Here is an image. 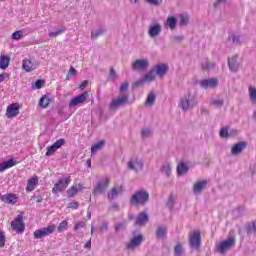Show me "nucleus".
Segmentation results:
<instances>
[{
  "mask_svg": "<svg viewBox=\"0 0 256 256\" xmlns=\"http://www.w3.org/2000/svg\"><path fill=\"white\" fill-rule=\"evenodd\" d=\"M199 85L202 89H215L219 85V79L217 78H210V79H203L199 81Z\"/></svg>",
  "mask_w": 256,
  "mask_h": 256,
  "instance_id": "obj_12",
  "label": "nucleus"
},
{
  "mask_svg": "<svg viewBox=\"0 0 256 256\" xmlns=\"http://www.w3.org/2000/svg\"><path fill=\"white\" fill-rule=\"evenodd\" d=\"M56 229H57V226L55 224L48 225L47 227H44L42 229H38L33 233L34 239H43V237H48V235H53Z\"/></svg>",
  "mask_w": 256,
  "mask_h": 256,
  "instance_id": "obj_4",
  "label": "nucleus"
},
{
  "mask_svg": "<svg viewBox=\"0 0 256 256\" xmlns=\"http://www.w3.org/2000/svg\"><path fill=\"white\" fill-rule=\"evenodd\" d=\"M39 183V180L37 179V176L32 177L31 179L28 180L27 182V191H33L35 189V185Z\"/></svg>",
  "mask_w": 256,
  "mask_h": 256,
  "instance_id": "obj_33",
  "label": "nucleus"
},
{
  "mask_svg": "<svg viewBox=\"0 0 256 256\" xmlns=\"http://www.w3.org/2000/svg\"><path fill=\"white\" fill-rule=\"evenodd\" d=\"M247 148V142H238L236 144H234L231 148V153L233 155H239L240 153H242V151H244V149Z\"/></svg>",
  "mask_w": 256,
  "mask_h": 256,
  "instance_id": "obj_23",
  "label": "nucleus"
},
{
  "mask_svg": "<svg viewBox=\"0 0 256 256\" xmlns=\"http://www.w3.org/2000/svg\"><path fill=\"white\" fill-rule=\"evenodd\" d=\"M197 105V95L193 93L186 94L183 98L180 99L179 107L182 111H189Z\"/></svg>",
  "mask_w": 256,
  "mask_h": 256,
  "instance_id": "obj_1",
  "label": "nucleus"
},
{
  "mask_svg": "<svg viewBox=\"0 0 256 256\" xmlns=\"http://www.w3.org/2000/svg\"><path fill=\"white\" fill-rule=\"evenodd\" d=\"M180 26L183 27L185 25H187V23H189V16L185 15V14H182L180 15Z\"/></svg>",
  "mask_w": 256,
  "mask_h": 256,
  "instance_id": "obj_48",
  "label": "nucleus"
},
{
  "mask_svg": "<svg viewBox=\"0 0 256 256\" xmlns=\"http://www.w3.org/2000/svg\"><path fill=\"white\" fill-rule=\"evenodd\" d=\"M1 201H3V203H7L8 205H15L18 199L15 194H6L1 197Z\"/></svg>",
  "mask_w": 256,
  "mask_h": 256,
  "instance_id": "obj_24",
  "label": "nucleus"
},
{
  "mask_svg": "<svg viewBox=\"0 0 256 256\" xmlns=\"http://www.w3.org/2000/svg\"><path fill=\"white\" fill-rule=\"evenodd\" d=\"M228 67L233 73L239 71V68L241 67V60L239 59V55L236 54L228 58Z\"/></svg>",
  "mask_w": 256,
  "mask_h": 256,
  "instance_id": "obj_13",
  "label": "nucleus"
},
{
  "mask_svg": "<svg viewBox=\"0 0 256 256\" xmlns=\"http://www.w3.org/2000/svg\"><path fill=\"white\" fill-rule=\"evenodd\" d=\"M156 75L157 74H155V71L152 69L144 75V80L146 81V83H151L152 81H155Z\"/></svg>",
  "mask_w": 256,
  "mask_h": 256,
  "instance_id": "obj_40",
  "label": "nucleus"
},
{
  "mask_svg": "<svg viewBox=\"0 0 256 256\" xmlns=\"http://www.w3.org/2000/svg\"><path fill=\"white\" fill-rule=\"evenodd\" d=\"M110 77L112 79H117V72H115V69L113 68L110 69Z\"/></svg>",
  "mask_w": 256,
  "mask_h": 256,
  "instance_id": "obj_62",
  "label": "nucleus"
},
{
  "mask_svg": "<svg viewBox=\"0 0 256 256\" xmlns=\"http://www.w3.org/2000/svg\"><path fill=\"white\" fill-rule=\"evenodd\" d=\"M110 183L111 181L109 180V178H104L100 180L94 187L93 195H103V193H105L107 189H109Z\"/></svg>",
  "mask_w": 256,
  "mask_h": 256,
  "instance_id": "obj_8",
  "label": "nucleus"
},
{
  "mask_svg": "<svg viewBox=\"0 0 256 256\" xmlns=\"http://www.w3.org/2000/svg\"><path fill=\"white\" fill-rule=\"evenodd\" d=\"M87 85H89V81L85 80L80 84L79 89H81V91H83V89H85V87H87Z\"/></svg>",
  "mask_w": 256,
  "mask_h": 256,
  "instance_id": "obj_63",
  "label": "nucleus"
},
{
  "mask_svg": "<svg viewBox=\"0 0 256 256\" xmlns=\"http://www.w3.org/2000/svg\"><path fill=\"white\" fill-rule=\"evenodd\" d=\"M210 105L216 107V109H220V107H223V105H225V100H223L222 98L212 99L210 101Z\"/></svg>",
  "mask_w": 256,
  "mask_h": 256,
  "instance_id": "obj_37",
  "label": "nucleus"
},
{
  "mask_svg": "<svg viewBox=\"0 0 256 256\" xmlns=\"http://www.w3.org/2000/svg\"><path fill=\"white\" fill-rule=\"evenodd\" d=\"M215 67H216V64L213 63V62H210L208 60H206V61H204L202 63V69H209V70H211V69H215Z\"/></svg>",
  "mask_w": 256,
  "mask_h": 256,
  "instance_id": "obj_46",
  "label": "nucleus"
},
{
  "mask_svg": "<svg viewBox=\"0 0 256 256\" xmlns=\"http://www.w3.org/2000/svg\"><path fill=\"white\" fill-rule=\"evenodd\" d=\"M125 191V189L123 188V186H115L111 189V191L108 192V199L110 201H113V199H117L119 197V195H123V192Z\"/></svg>",
  "mask_w": 256,
  "mask_h": 256,
  "instance_id": "obj_19",
  "label": "nucleus"
},
{
  "mask_svg": "<svg viewBox=\"0 0 256 256\" xmlns=\"http://www.w3.org/2000/svg\"><path fill=\"white\" fill-rule=\"evenodd\" d=\"M208 183L209 182L207 180L196 181L192 186L194 195H201V193H203L207 188Z\"/></svg>",
  "mask_w": 256,
  "mask_h": 256,
  "instance_id": "obj_16",
  "label": "nucleus"
},
{
  "mask_svg": "<svg viewBox=\"0 0 256 256\" xmlns=\"http://www.w3.org/2000/svg\"><path fill=\"white\" fill-rule=\"evenodd\" d=\"M105 34V28L100 27L96 30L91 31V39H98V37H101V35Z\"/></svg>",
  "mask_w": 256,
  "mask_h": 256,
  "instance_id": "obj_36",
  "label": "nucleus"
},
{
  "mask_svg": "<svg viewBox=\"0 0 256 256\" xmlns=\"http://www.w3.org/2000/svg\"><path fill=\"white\" fill-rule=\"evenodd\" d=\"M68 225L69 223L66 220L62 221L57 227L58 233H63V231H66Z\"/></svg>",
  "mask_w": 256,
  "mask_h": 256,
  "instance_id": "obj_47",
  "label": "nucleus"
},
{
  "mask_svg": "<svg viewBox=\"0 0 256 256\" xmlns=\"http://www.w3.org/2000/svg\"><path fill=\"white\" fill-rule=\"evenodd\" d=\"M69 183H71V177H65L58 180L57 183L54 184L52 188V193L57 195V193H61V191H65L67 187H69Z\"/></svg>",
  "mask_w": 256,
  "mask_h": 256,
  "instance_id": "obj_5",
  "label": "nucleus"
},
{
  "mask_svg": "<svg viewBox=\"0 0 256 256\" xmlns=\"http://www.w3.org/2000/svg\"><path fill=\"white\" fill-rule=\"evenodd\" d=\"M77 75V70L74 67H71L66 75V79L69 81L71 77H75Z\"/></svg>",
  "mask_w": 256,
  "mask_h": 256,
  "instance_id": "obj_50",
  "label": "nucleus"
},
{
  "mask_svg": "<svg viewBox=\"0 0 256 256\" xmlns=\"http://www.w3.org/2000/svg\"><path fill=\"white\" fill-rule=\"evenodd\" d=\"M16 163L17 161L13 159L0 163V173H3V171H7V169H11V167H15Z\"/></svg>",
  "mask_w": 256,
  "mask_h": 256,
  "instance_id": "obj_25",
  "label": "nucleus"
},
{
  "mask_svg": "<svg viewBox=\"0 0 256 256\" xmlns=\"http://www.w3.org/2000/svg\"><path fill=\"white\" fill-rule=\"evenodd\" d=\"M107 229H109V226H108L107 222H104V223L99 227L100 233H105V231H107Z\"/></svg>",
  "mask_w": 256,
  "mask_h": 256,
  "instance_id": "obj_55",
  "label": "nucleus"
},
{
  "mask_svg": "<svg viewBox=\"0 0 256 256\" xmlns=\"http://www.w3.org/2000/svg\"><path fill=\"white\" fill-rule=\"evenodd\" d=\"M39 67V63L36 60L24 59L22 62V69L26 71V73H31V71H35Z\"/></svg>",
  "mask_w": 256,
  "mask_h": 256,
  "instance_id": "obj_17",
  "label": "nucleus"
},
{
  "mask_svg": "<svg viewBox=\"0 0 256 256\" xmlns=\"http://www.w3.org/2000/svg\"><path fill=\"white\" fill-rule=\"evenodd\" d=\"M185 255V248H183V245L181 243H178L174 247V256H183Z\"/></svg>",
  "mask_w": 256,
  "mask_h": 256,
  "instance_id": "obj_39",
  "label": "nucleus"
},
{
  "mask_svg": "<svg viewBox=\"0 0 256 256\" xmlns=\"http://www.w3.org/2000/svg\"><path fill=\"white\" fill-rule=\"evenodd\" d=\"M61 33H63V30H58V31H55V32H50L48 34V37H50V38L58 37V35H61Z\"/></svg>",
  "mask_w": 256,
  "mask_h": 256,
  "instance_id": "obj_58",
  "label": "nucleus"
},
{
  "mask_svg": "<svg viewBox=\"0 0 256 256\" xmlns=\"http://www.w3.org/2000/svg\"><path fill=\"white\" fill-rule=\"evenodd\" d=\"M142 139H147L153 135L151 128H142L141 130Z\"/></svg>",
  "mask_w": 256,
  "mask_h": 256,
  "instance_id": "obj_44",
  "label": "nucleus"
},
{
  "mask_svg": "<svg viewBox=\"0 0 256 256\" xmlns=\"http://www.w3.org/2000/svg\"><path fill=\"white\" fill-rule=\"evenodd\" d=\"M152 70L158 77H165L167 71H169V66L167 64H158Z\"/></svg>",
  "mask_w": 256,
  "mask_h": 256,
  "instance_id": "obj_21",
  "label": "nucleus"
},
{
  "mask_svg": "<svg viewBox=\"0 0 256 256\" xmlns=\"http://www.w3.org/2000/svg\"><path fill=\"white\" fill-rule=\"evenodd\" d=\"M51 103V97L49 95H44L39 100V105L42 109H47Z\"/></svg>",
  "mask_w": 256,
  "mask_h": 256,
  "instance_id": "obj_29",
  "label": "nucleus"
},
{
  "mask_svg": "<svg viewBox=\"0 0 256 256\" xmlns=\"http://www.w3.org/2000/svg\"><path fill=\"white\" fill-rule=\"evenodd\" d=\"M11 228L16 233H23L25 231V223H23V214H19L14 221L11 222Z\"/></svg>",
  "mask_w": 256,
  "mask_h": 256,
  "instance_id": "obj_11",
  "label": "nucleus"
},
{
  "mask_svg": "<svg viewBox=\"0 0 256 256\" xmlns=\"http://www.w3.org/2000/svg\"><path fill=\"white\" fill-rule=\"evenodd\" d=\"M183 36H172L171 37V41L173 43H181V41H183Z\"/></svg>",
  "mask_w": 256,
  "mask_h": 256,
  "instance_id": "obj_53",
  "label": "nucleus"
},
{
  "mask_svg": "<svg viewBox=\"0 0 256 256\" xmlns=\"http://www.w3.org/2000/svg\"><path fill=\"white\" fill-rule=\"evenodd\" d=\"M68 209H79V202H70L68 204Z\"/></svg>",
  "mask_w": 256,
  "mask_h": 256,
  "instance_id": "obj_59",
  "label": "nucleus"
},
{
  "mask_svg": "<svg viewBox=\"0 0 256 256\" xmlns=\"http://www.w3.org/2000/svg\"><path fill=\"white\" fill-rule=\"evenodd\" d=\"M189 245L191 249H199L201 247V232L199 230L189 234Z\"/></svg>",
  "mask_w": 256,
  "mask_h": 256,
  "instance_id": "obj_9",
  "label": "nucleus"
},
{
  "mask_svg": "<svg viewBox=\"0 0 256 256\" xmlns=\"http://www.w3.org/2000/svg\"><path fill=\"white\" fill-rule=\"evenodd\" d=\"M17 115H19V104H10L6 109V117L8 119H13V117H17Z\"/></svg>",
  "mask_w": 256,
  "mask_h": 256,
  "instance_id": "obj_18",
  "label": "nucleus"
},
{
  "mask_svg": "<svg viewBox=\"0 0 256 256\" xmlns=\"http://www.w3.org/2000/svg\"><path fill=\"white\" fill-rule=\"evenodd\" d=\"M87 223L85 221H79L74 226V231H79V229H83L86 227Z\"/></svg>",
  "mask_w": 256,
  "mask_h": 256,
  "instance_id": "obj_51",
  "label": "nucleus"
},
{
  "mask_svg": "<svg viewBox=\"0 0 256 256\" xmlns=\"http://www.w3.org/2000/svg\"><path fill=\"white\" fill-rule=\"evenodd\" d=\"M41 87H43V80H37L34 86H32L33 89H41Z\"/></svg>",
  "mask_w": 256,
  "mask_h": 256,
  "instance_id": "obj_56",
  "label": "nucleus"
},
{
  "mask_svg": "<svg viewBox=\"0 0 256 256\" xmlns=\"http://www.w3.org/2000/svg\"><path fill=\"white\" fill-rule=\"evenodd\" d=\"M189 171V166L187 164L181 162L177 165V173L179 176L185 175Z\"/></svg>",
  "mask_w": 256,
  "mask_h": 256,
  "instance_id": "obj_32",
  "label": "nucleus"
},
{
  "mask_svg": "<svg viewBox=\"0 0 256 256\" xmlns=\"http://www.w3.org/2000/svg\"><path fill=\"white\" fill-rule=\"evenodd\" d=\"M156 99H157V96H155V93L150 92L145 102L146 107H152V105L155 104Z\"/></svg>",
  "mask_w": 256,
  "mask_h": 256,
  "instance_id": "obj_35",
  "label": "nucleus"
},
{
  "mask_svg": "<svg viewBox=\"0 0 256 256\" xmlns=\"http://www.w3.org/2000/svg\"><path fill=\"white\" fill-rule=\"evenodd\" d=\"M156 237L158 239H165L167 237V227L159 226L156 230Z\"/></svg>",
  "mask_w": 256,
  "mask_h": 256,
  "instance_id": "obj_30",
  "label": "nucleus"
},
{
  "mask_svg": "<svg viewBox=\"0 0 256 256\" xmlns=\"http://www.w3.org/2000/svg\"><path fill=\"white\" fill-rule=\"evenodd\" d=\"M246 231L248 235H251V233H256V220L247 224Z\"/></svg>",
  "mask_w": 256,
  "mask_h": 256,
  "instance_id": "obj_42",
  "label": "nucleus"
},
{
  "mask_svg": "<svg viewBox=\"0 0 256 256\" xmlns=\"http://www.w3.org/2000/svg\"><path fill=\"white\" fill-rule=\"evenodd\" d=\"M88 97H89V93L84 92V93L72 98L69 103V107L73 108V107H77V105H81V104L85 103V101H87Z\"/></svg>",
  "mask_w": 256,
  "mask_h": 256,
  "instance_id": "obj_14",
  "label": "nucleus"
},
{
  "mask_svg": "<svg viewBox=\"0 0 256 256\" xmlns=\"http://www.w3.org/2000/svg\"><path fill=\"white\" fill-rule=\"evenodd\" d=\"M235 243H237V239H235L234 236H231L216 245V251L217 253H220V255H227V251H229V249H233Z\"/></svg>",
  "mask_w": 256,
  "mask_h": 256,
  "instance_id": "obj_2",
  "label": "nucleus"
},
{
  "mask_svg": "<svg viewBox=\"0 0 256 256\" xmlns=\"http://www.w3.org/2000/svg\"><path fill=\"white\" fill-rule=\"evenodd\" d=\"M127 103H129V95H124L120 98L113 99L109 104V108L111 111H117V109L125 107Z\"/></svg>",
  "mask_w": 256,
  "mask_h": 256,
  "instance_id": "obj_6",
  "label": "nucleus"
},
{
  "mask_svg": "<svg viewBox=\"0 0 256 256\" xmlns=\"http://www.w3.org/2000/svg\"><path fill=\"white\" fill-rule=\"evenodd\" d=\"M127 167L128 169H130V171H135V173H139V171H143V160H141V158L137 156H134L128 161Z\"/></svg>",
  "mask_w": 256,
  "mask_h": 256,
  "instance_id": "obj_7",
  "label": "nucleus"
},
{
  "mask_svg": "<svg viewBox=\"0 0 256 256\" xmlns=\"http://www.w3.org/2000/svg\"><path fill=\"white\" fill-rule=\"evenodd\" d=\"M230 39H232V43H234L235 45H243V43H245L243 38L239 35L232 34L230 36Z\"/></svg>",
  "mask_w": 256,
  "mask_h": 256,
  "instance_id": "obj_41",
  "label": "nucleus"
},
{
  "mask_svg": "<svg viewBox=\"0 0 256 256\" xmlns=\"http://www.w3.org/2000/svg\"><path fill=\"white\" fill-rule=\"evenodd\" d=\"M79 189H81V184H79L78 186L77 185L72 186L70 189L67 190L68 197L69 198L75 197L76 193L79 192Z\"/></svg>",
  "mask_w": 256,
  "mask_h": 256,
  "instance_id": "obj_38",
  "label": "nucleus"
},
{
  "mask_svg": "<svg viewBox=\"0 0 256 256\" xmlns=\"http://www.w3.org/2000/svg\"><path fill=\"white\" fill-rule=\"evenodd\" d=\"M220 137H222L223 139H227V138L230 137V135H229V129H228L227 127L222 128V129L220 130Z\"/></svg>",
  "mask_w": 256,
  "mask_h": 256,
  "instance_id": "obj_49",
  "label": "nucleus"
},
{
  "mask_svg": "<svg viewBox=\"0 0 256 256\" xmlns=\"http://www.w3.org/2000/svg\"><path fill=\"white\" fill-rule=\"evenodd\" d=\"M5 79H9V73L0 74V83H3Z\"/></svg>",
  "mask_w": 256,
  "mask_h": 256,
  "instance_id": "obj_61",
  "label": "nucleus"
},
{
  "mask_svg": "<svg viewBox=\"0 0 256 256\" xmlns=\"http://www.w3.org/2000/svg\"><path fill=\"white\" fill-rule=\"evenodd\" d=\"M160 171L163 175H166L167 177H171V173H172V167L171 164L169 163H164L161 168Z\"/></svg>",
  "mask_w": 256,
  "mask_h": 256,
  "instance_id": "obj_31",
  "label": "nucleus"
},
{
  "mask_svg": "<svg viewBox=\"0 0 256 256\" xmlns=\"http://www.w3.org/2000/svg\"><path fill=\"white\" fill-rule=\"evenodd\" d=\"M173 203H175V196L171 194L167 202L168 207H173Z\"/></svg>",
  "mask_w": 256,
  "mask_h": 256,
  "instance_id": "obj_60",
  "label": "nucleus"
},
{
  "mask_svg": "<svg viewBox=\"0 0 256 256\" xmlns=\"http://www.w3.org/2000/svg\"><path fill=\"white\" fill-rule=\"evenodd\" d=\"M143 243V235L139 234L138 236H135L131 241L126 243L127 249H135V247H139Z\"/></svg>",
  "mask_w": 256,
  "mask_h": 256,
  "instance_id": "obj_22",
  "label": "nucleus"
},
{
  "mask_svg": "<svg viewBox=\"0 0 256 256\" xmlns=\"http://www.w3.org/2000/svg\"><path fill=\"white\" fill-rule=\"evenodd\" d=\"M65 145V139L60 138L53 145L47 147L46 157H51V155H55V151L61 149Z\"/></svg>",
  "mask_w": 256,
  "mask_h": 256,
  "instance_id": "obj_15",
  "label": "nucleus"
},
{
  "mask_svg": "<svg viewBox=\"0 0 256 256\" xmlns=\"http://www.w3.org/2000/svg\"><path fill=\"white\" fill-rule=\"evenodd\" d=\"M131 67L133 71H147L149 69V59H137L132 63Z\"/></svg>",
  "mask_w": 256,
  "mask_h": 256,
  "instance_id": "obj_10",
  "label": "nucleus"
},
{
  "mask_svg": "<svg viewBox=\"0 0 256 256\" xmlns=\"http://www.w3.org/2000/svg\"><path fill=\"white\" fill-rule=\"evenodd\" d=\"M127 89H129V82L122 83V85L120 86V93H123V91H127Z\"/></svg>",
  "mask_w": 256,
  "mask_h": 256,
  "instance_id": "obj_57",
  "label": "nucleus"
},
{
  "mask_svg": "<svg viewBox=\"0 0 256 256\" xmlns=\"http://www.w3.org/2000/svg\"><path fill=\"white\" fill-rule=\"evenodd\" d=\"M5 232H3V230L0 229V248L5 247Z\"/></svg>",
  "mask_w": 256,
  "mask_h": 256,
  "instance_id": "obj_52",
  "label": "nucleus"
},
{
  "mask_svg": "<svg viewBox=\"0 0 256 256\" xmlns=\"http://www.w3.org/2000/svg\"><path fill=\"white\" fill-rule=\"evenodd\" d=\"M11 39H13V41H19V39H23V30L15 31L11 35Z\"/></svg>",
  "mask_w": 256,
  "mask_h": 256,
  "instance_id": "obj_45",
  "label": "nucleus"
},
{
  "mask_svg": "<svg viewBox=\"0 0 256 256\" xmlns=\"http://www.w3.org/2000/svg\"><path fill=\"white\" fill-rule=\"evenodd\" d=\"M146 3H149L150 5H159V0H145Z\"/></svg>",
  "mask_w": 256,
  "mask_h": 256,
  "instance_id": "obj_64",
  "label": "nucleus"
},
{
  "mask_svg": "<svg viewBox=\"0 0 256 256\" xmlns=\"http://www.w3.org/2000/svg\"><path fill=\"white\" fill-rule=\"evenodd\" d=\"M161 31H163V29L161 28V24L155 23L149 26L148 35L152 39H155V37H159V35H161Z\"/></svg>",
  "mask_w": 256,
  "mask_h": 256,
  "instance_id": "obj_20",
  "label": "nucleus"
},
{
  "mask_svg": "<svg viewBox=\"0 0 256 256\" xmlns=\"http://www.w3.org/2000/svg\"><path fill=\"white\" fill-rule=\"evenodd\" d=\"M166 27H170V29H175L177 27V18L175 16H170L167 18L165 22Z\"/></svg>",
  "mask_w": 256,
  "mask_h": 256,
  "instance_id": "obj_34",
  "label": "nucleus"
},
{
  "mask_svg": "<svg viewBox=\"0 0 256 256\" xmlns=\"http://www.w3.org/2000/svg\"><path fill=\"white\" fill-rule=\"evenodd\" d=\"M103 147H105V140H100L96 144L92 145L91 157H93V155H96L98 151H101V149H103Z\"/></svg>",
  "mask_w": 256,
  "mask_h": 256,
  "instance_id": "obj_28",
  "label": "nucleus"
},
{
  "mask_svg": "<svg viewBox=\"0 0 256 256\" xmlns=\"http://www.w3.org/2000/svg\"><path fill=\"white\" fill-rule=\"evenodd\" d=\"M149 201V192L145 190H139L134 193L130 199V203L134 205H145Z\"/></svg>",
  "mask_w": 256,
  "mask_h": 256,
  "instance_id": "obj_3",
  "label": "nucleus"
},
{
  "mask_svg": "<svg viewBox=\"0 0 256 256\" xmlns=\"http://www.w3.org/2000/svg\"><path fill=\"white\" fill-rule=\"evenodd\" d=\"M249 97L252 103H256V88L254 86H250L248 89Z\"/></svg>",
  "mask_w": 256,
  "mask_h": 256,
  "instance_id": "obj_43",
  "label": "nucleus"
},
{
  "mask_svg": "<svg viewBox=\"0 0 256 256\" xmlns=\"http://www.w3.org/2000/svg\"><path fill=\"white\" fill-rule=\"evenodd\" d=\"M9 63H11V57L7 55L0 56V69H2V71H5V69L9 67Z\"/></svg>",
  "mask_w": 256,
  "mask_h": 256,
  "instance_id": "obj_27",
  "label": "nucleus"
},
{
  "mask_svg": "<svg viewBox=\"0 0 256 256\" xmlns=\"http://www.w3.org/2000/svg\"><path fill=\"white\" fill-rule=\"evenodd\" d=\"M146 81H145V78L143 77L142 79L136 81L134 84H133V87H141L142 85H145Z\"/></svg>",
  "mask_w": 256,
  "mask_h": 256,
  "instance_id": "obj_54",
  "label": "nucleus"
},
{
  "mask_svg": "<svg viewBox=\"0 0 256 256\" xmlns=\"http://www.w3.org/2000/svg\"><path fill=\"white\" fill-rule=\"evenodd\" d=\"M149 221V215H147V213L145 212H141L135 221V225H145V223H147Z\"/></svg>",
  "mask_w": 256,
  "mask_h": 256,
  "instance_id": "obj_26",
  "label": "nucleus"
}]
</instances>
